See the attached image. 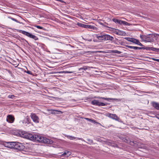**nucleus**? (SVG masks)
<instances>
[{"label": "nucleus", "mask_w": 159, "mask_h": 159, "mask_svg": "<svg viewBox=\"0 0 159 159\" xmlns=\"http://www.w3.org/2000/svg\"><path fill=\"white\" fill-rule=\"evenodd\" d=\"M29 37L35 40H37L39 39L38 38L37 36H36L35 35H34L32 34L31 33H30V34Z\"/></svg>", "instance_id": "nucleus-19"}, {"label": "nucleus", "mask_w": 159, "mask_h": 159, "mask_svg": "<svg viewBox=\"0 0 159 159\" xmlns=\"http://www.w3.org/2000/svg\"><path fill=\"white\" fill-rule=\"evenodd\" d=\"M77 25L80 27H83L84 28H85L86 25L83 24L81 23H78L77 24Z\"/></svg>", "instance_id": "nucleus-28"}, {"label": "nucleus", "mask_w": 159, "mask_h": 159, "mask_svg": "<svg viewBox=\"0 0 159 159\" xmlns=\"http://www.w3.org/2000/svg\"><path fill=\"white\" fill-rule=\"evenodd\" d=\"M143 47H140V49H146V50H152V47H145V46H143Z\"/></svg>", "instance_id": "nucleus-22"}, {"label": "nucleus", "mask_w": 159, "mask_h": 159, "mask_svg": "<svg viewBox=\"0 0 159 159\" xmlns=\"http://www.w3.org/2000/svg\"><path fill=\"white\" fill-rule=\"evenodd\" d=\"M67 137L69 138V139H70V140H74V139H75L76 138V137H74L69 136V135H68L67 136Z\"/></svg>", "instance_id": "nucleus-33"}, {"label": "nucleus", "mask_w": 159, "mask_h": 159, "mask_svg": "<svg viewBox=\"0 0 159 159\" xmlns=\"http://www.w3.org/2000/svg\"><path fill=\"white\" fill-rule=\"evenodd\" d=\"M100 24H101V25H103V24H102V23H101Z\"/></svg>", "instance_id": "nucleus-48"}, {"label": "nucleus", "mask_w": 159, "mask_h": 159, "mask_svg": "<svg viewBox=\"0 0 159 159\" xmlns=\"http://www.w3.org/2000/svg\"><path fill=\"white\" fill-rule=\"evenodd\" d=\"M85 27H86L85 28H89L91 30H94L95 28H96V27L94 26L90 25H86Z\"/></svg>", "instance_id": "nucleus-21"}, {"label": "nucleus", "mask_w": 159, "mask_h": 159, "mask_svg": "<svg viewBox=\"0 0 159 159\" xmlns=\"http://www.w3.org/2000/svg\"><path fill=\"white\" fill-rule=\"evenodd\" d=\"M35 27H36L37 28L40 29H42V30H45V29L44 28H43L42 27L40 26H39V25H35Z\"/></svg>", "instance_id": "nucleus-31"}, {"label": "nucleus", "mask_w": 159, "mask_h": 159, "mask_svg": "<svg viewBox=\"0 0 159 159\" xmlns=\"http://www.w3.org/2000/svg\"><path fill=\"white\" fill-rule=\"evenodd\" d=\"M71 154V152L67 151H65L63 153L61 156H66V157H68Z\"/></svg>", "instance_id": "nucleus-16"}, {"label": "nucleus", "mask_w": 159, "mask_h": 159, "mask_svg": "<svg viewBox=\"0 0 159 159\" xmlns=\"http://www.w3.org/2000/svg\"><path fill=\"white\" fill-rule=\"evenodd\" d=\"M125 46L128 48L133 49L134 50L140 49V47L135 46H132L129 45H126Z\"/></svg>", "instance_id": "nucleus-18"}, {"label": "nucleus", "mask_w": 159, "mask_h": 159, "mask_svg": "<svg viewBox=\"0 0 159 159\" xmlns=\"http://www.w3.org/2000/svg\"><path fill=\"white\" fill-rule=\"evenodd\" d=\"M121 25L123 24V25H128V26H129L130 25L129 23H128L127 22H126L125 21L121 20Z\"/></svg>", "instance_id": "nucleus-26"}, {"label": "nucleus", "mask_w": 159, "mask_h": 159, "mask_svg": "<svg viewBox=\"0 0 159 159\" xmlns=\"http://www.w3.org/2000/svg\"><path fill=\"white\" fill-rule=\"evenodd\" d=\"M152 104L154 107L156 109L159 110V103L156 102H153Z\"/></svg>", "instance_id": "nucleus-14"}, {"label": "nucleus", "mask_w": 159, "mask_h": 159, "mask_svg": "<svg viewBox=\"0 0 159 159\" xmlns=\"http://www.w3.org/2000/svg\"><path fill=\"white\" fill-rule=\"evenodd\" d=\"M48 111H50V112H51L52 114H55L56 113L57 111L55 110H49Z\"/></svg>", "instance_id": "nucleus-30"}, {"label": "nucleus", "mask_w": 159, "mask_h": 159, "mask_svg": "<svg viewBox=\"0 0 159 159\" xmlns=\"http://www.w3.org/2000/svg\"><path fill=\"white\" fill-rule=\"evenodd\" d=\"M156 59H155V58H152V59L153 61H156Z\"/></svg>", "instance_id": "nucleus-45"}, {"label": "nucleus", "mask_w": 159, "mask_h": 159, "mask_svg": "<svg viewBox=\"0 0 159 159\" xmlns=\"http://www.w3.org/2000/svg\"><path fill=\"white\" fill-rule=\"evenodd\" d=\"M125 39L127 40L132 42L134 43H135L141 46H144L139 41L138 39L130 38H125Z\"/></svg>", "instance_id": "nucleus-4"}, {"label": "nucleus", "mask_w": 159, "mask_h": 159, "mask_svg": "<svg viewBox=\"0 0 159 159\" xmlns=\"http://www.w3.org/2000/svg\"><path fill=\"white\" fill-rule=\"evenodd\" d=\"M96 37L97 39L100 40H105V34L100 36H98V34H96Z\"/></svg>", "instance_id": "nucleus-15"}, {"label": "nucleus", "mask_w": 159, "mask_h": 159, "mask_svg": "<svg viewBox=\"0 0 159 159\" xmlns=\"http://www.w3.org/2000/svg\"><path fill=\"white\" fill-rule=\"evenodd\" d=\"M87 140L88 141L90 142V143H92L93 142V141L90 139H87Z\"/></svg>", "instance_id": "nucleus-39"}, {"label": "nucleus", "mask_w": 159, "mask_h": 159, "mask_svg": "<svg viewBox=\"0 0 159 159\" xmlns=\"http://www.w3.org/2000/svg\"><path fill=\"white\" fill-rule=\"evenodd\" d=\"M108 116L113 119L115 120H116L119 121L120 120V118L117 116L116 114H111V113H109L108 114Z\"/></svg>", "instance_id": "nucleus-9"}, {"label": "nucleus", "mask_w": 159, "mask_h": 159, "mask_svg": "<svg viewBox=\"0 0 159 159\" xmlns=\"http://www.w3.org/2000/svg\"><path fill=\"white\" fill-rule=\"evenodd\" d=\"M8 18L11 19V20H12L13 21H15L17 23H20V24H22V23L20 22L19 21H18L16 19L14 18H13L11 16H8Z\"/></svg>", "instance_id": "nucleus-25"}, {"label": "nucleus", "mask_w": 159, "mask_h": 159, "mask_svg": "<svg viewBox=\"0 0 159 159\" xmlns=\"http://www.w3.org/2000/svg\"><path fill=\"white\" fill-rule=\"evenodd\" d=\"M157 60H158V59H156L155 61H157L158 62V61Z\"/></svg>", "instance_id": "nucleus-46"}, {"label": "nucleus", "mask_w": 159, "mask_h": 159, "mask_svg": "<svg viewBox=\"0 0 159 159\" xmlns=\"http://www.w3.org/2000/svg\"><path fill=\"white\" fill-rule=\"evenodd\" d=\"M85 119L88 121L91 122H92L94 123H96L95 121L94 120H92L88 118H85Z\"/></svg>", "instance_id": "nucleus-29"}, {"label": "nucleus", "mask_w": 159, "mask_h": 159, "mask_svg": "<svg viewBox=\"0 0 159 159\" xmlns=\"http://www.w3.org/2000/svg\"><path fill=\"white\" fill-rule=\"evenodd\" d=\"M94 98H97L103 99L105 100H107L108 101H109V100H118V99L116 98H105L104 97H100L99 96H96V97H94Z\"/></svg>", "instance_id": "nucleus-11"}, {"label": "nucleus", "mask_w": 159, "mask_h": 159, "mask_svg": "<svg viewBox=\"0 0 159 159\" xmlns=\"http://www.w3.org/2000/svg\"><path fill=\"white\" fill-rule=\"evenodd\" d=\"M88 40V41H89V42H91L92 41V39H88V40Z\"/></svg>", "instance_id": "nucleus-44"}, {"label": "nucleus", "mask_w": 159, "mask_h": 159, "mask_svg": "<svg viewBox=\"0 0 159 159\" xmlns=\"http://www.w3.org/2000/svg\"><path fill=\"white\" fill-rule=\"evenodd\" d=\"M112 52L114 53H117L118 54H120L121 53V52L117 50H113L112 51Z\"/></svg>", "instance_id": "nucleus-32"}, {"label": "nucleus", "mask_w": 159, "mask_h": 159, "mask_svg": "<svg viewBox=\"0 0 159 159\" xmlns=\"http://www.w3.org/2000/svg\"><path fill=\"white\" fill-rule=\"evenodd\" d=\"M23 123L25 124L26 123L27 124L29 123V119L28 116H27V117L23 120Z\"/></svg>", "instance_id": "nucleus-23"}, {"label": "nucleus", "mask_w": 159, "mask_h": 159, "mask_svg": "<svg viewBox=\"0 0 159 159\" xmlns=\"http://www.w3.org/2000/svg\"><path fill=\"white\" fill-rule=\"evenodd\" d=\"M79 140H82L83 141H84V139H82V138H77Z\"/></svg>", "instance_id": "nucleus-41"}, {"label": "nucleus", "mask_w": 159, "mask_h": 159, "mask_svg": "<svg viewBox=\"0 0 159 159\" xmlns=\"http://www.w3.org/2000/svg\"><path fill=\"white\" fill-rule=\"evenodd\" d=\"M156 117L159 119V114L157 115L156 116Z\"/></svg>", "instance_id": "nucleus-43"}, {"label": "nucleus", "mask_w": 159, "mask_h": 159, "mask_svg": "<svg viewBox=\"0 0 159 159\" xmlns=\"http://www.w3.org/2000/svg\"><path fill=\"white\" fill-rule=\"evenodd\" d=\"M6 120L9 123H12L14 120V118L12 115H8L7 116Z\"/></svg>", "instance_id": "nucleus-8"}, {"label": "nucleus", "mask_w": 159, "mask_h": 159, "mask_svg": "<svg viewBox=\"0 0 159 159\" xmlns=\"http://www.w3.org/2000/svg\"><path fill=\"white\" fill-rule=\"evenodd\" d=\"M157 35L159 36V34H147L146 35V42H151Z\"/></svg>", "instance_id": "nucleus-5"}, {"label": "nucleus", "mask_w": 159, "mask_h": 159, "mask_svg": "<svg viewBox=\"0 0 159 159\" xmlns=\"http://www.w3.org/2000/svg\"><path fill=\"white\" fill-rule=\"evenodd\" d=\"M13 148L21 151L25 148V146L22 143L17 142H13Z\"/></svg>", "instance_id": "nucleus-2"}, {"label": "nucleus", "mask_w": 159, "mask_h": 159, "mask_svg": "<svg viewBox=\"0 0 159 159\" xmlns=\"http://www.w3.org/2000/svg\"><path fill=\"white\" fill-rule=\"evenodd\" d=\"M122 139L124 142L127 143H130V144L132 145V142L128 137H122Z\"/></svg>", "instance_id": "nucleus-12"}, {"label": "nucleus", "mask_w": 159, "mask_h": 159, "mask_svg": "<svg viewBox=\"0 0 159 159\" xmlns=\"http://www.w3.org/2000/svg\"><path fill=\"white\" fill-rule=\"evenodd\" d=\"M107 27L108 28H110V27ZM110 28L111 29H112V30L113 31L114 30H117L118 31L119 34H118V35H123V34L125 33L123 31H120L119 30L117 29H115L113 28Z\"/></svg>", "instance_id": "nucleus-17"}, {"label": "nucleus", "mask_w": 159, "mask_h": 159, "mask_svg": "<svg viewBox=\"0 0 159 159\" xmlns=\"http://www.w3.org/2000/svg\"><path fill=\"white\" fill-rule=\"evenodd\" d=\"M87 69H88V68L86 67H82V68H80L79 69V70H80V71H81V70H87Z\"/></svg>", "instance_id": "nucleus-35"}, {"label": "nucleus", "mask_w": 159, "mask_h": 159, "mask_svg": "<svg viewBox=\"0 0 159 159\" xmlns=\"http://www.w3.org/2000/svg\"><path fill=\"white\" fill-rule=\"evenodd\" d=\"M157 61H158V62H159V59H158V60H157Z\"/></svg>", "instance_id": "nucleus-47"}, {"label": "nucleus", "mask_w": 159, "mask_h": 159, "mask_svg": "<svg viewBox=\"0 0 159 159\" xmlns=\"http://www.w3.org/2000/svg\"><path fill=\"white\" fill-rule=\"evenodd\" d=\"M15 96L14 95H10L8 96V98H9L13 99Z\"/></svg>", "instance_id": "nucleus-36"}, {"label": "nucleus", "mask_w": 159, "mask_h": 159, "mask_svg": "<svg viewBox=\"0 0 159 159\" xmlns=\"http://www.w3.org/2000/svg\"><path fill=\"white\" fill-rule=\"evenodd\" d=\"M17 31L20 33H22V34L25 35L26 36H28L29 37L30 34V33L27 32H26L25 31L22 30H17Z\"/></svg>", "instance_id": "nucleus-10"}, {"label": "nucleus", "mask_w": 159, "mask_h": 159, "mask_svg": "<svg viewBox=\"0 0 159 159\" xmlns=\"http://www.w3.org/2000/svg\"><path fill=\"white\" fill-rule=\"evenodd\" d=\"M91 103L93 105L99 107L107 106V105L109 104L107 102L104 103L102 102H100L98 100H93L91 101Z\"/></svg>", "instance_id": "nucleus-3"}, {"label": "nucleus", "mask_w": 159, "mask_h": 159, "mask_svg": "<svg viewBox=\"0 0 159 159\" xmlns=\"http://www.w3.org/2000/svg\"><path fill=\"white\" fill-rule=\"evenodd\" d=\"M20 41L24 42H25L27 43H28V41L23 38H21L19 36V37L17 38Z\"/></svg>", "instance_id": "nucleus-24"}, {"label": "nucleus", "mask_w": 159, "mask_h": 159, "mask_svg": "<svg viewBox=\"0 0 159 159\" xmlns=\"http://www.w3.org/2000/svg\"><path fill=\"white\" fill-rule=\"evenodd\" d=\"M152 50L154 51H156L157 52H159V48H156L154 47H152Z\"/></svg>", "instance_id": "nucleus-34"}, {"label": "nucleus", "mask_w": 159, "mask_h": 159, "mask_svg": "<svg viewBox=\"0 0 159 159\" xmlns=\"http://www.w3.org/2000/svg\"><path fill=\"white\" fill-rule=\"evenodd\" d=\"M114 33H115V34L117 35H118V34H119V31H118L117 30H115V31L114 32Z\"/></svg>", "instance_id": "nucleus-40"}, {"label": "nucleus", "mask_w": 159, "mask_h": 159, "mask_svg": "<svg viewBox=\"0 0 159 159\" xmlns=\"http://www.w3.org/2000/svg\"><path fill=\"white\" fill-rule=\"evenodd\" d=\"M27 73L29 74H30V75H32V73L31 72V71H30V70H27V71H25Z\"/></svg>", "instance_id": "nucleus-38"}, {"label": "nucleus", "mask_w": 159, "mask_h": 159, "mask_svg": "<svg viewBox=\"0 0 159 159\" xmlns=\"http://www.w3.org/2000/svg\"><path fill=\"white\" fill-rule=\"evenodd\" d=\"M30 116L34 122L35 123H39V118L35 114L31 113Z\"/></svg>", "instance_id": "nucleus-6"}, {"label": "nucleus", "mask_w": 159, "mask_h": 159, "mask_svg": "<svg viewBox=\"0 0 159 159\" xmlns=\"http://www.w3.org/2000/svg\"><path fill=\"white\" fill-rule=\"evenodd\" d=\"M105 40H109L110 41H113L114 39V38L113 37L108 35L105 34Z\"/></svg>", "instance_id": "nucleus-13"}, {"label": "nucleus", "mask_w": 159, "mask_h": 159, "mask_svg": "<svg viewBox=\"0 0 159 159\" xmlns=\"http://www.w3.org/2000/svg\"><path fill=\"white\" fill-rule=\"evenodd\" d=\"M112 146L115 147H117L118 146L117 144H113V145Z\"/></svg>", "instance_id": "nucleus-42"}, {"label": "nucleus", "mask_w": 159, "mask_h": 159, "mask_svg": "<svg viewBox=\"0 0 159 159\" xmlns=\"http://www.w3.org/2000/svg\"><path fill=\"white\" fill-rule=\"evenodd\" d=\"M140 37L143 40L146 42V35H140Z\"/></svg>", "instance_id": "nucleus-27"}, {"label": "nucleus", "mask_w": 159, "mask_h": 159, "mask_svg": "<svg viewBox=\"0 0 159 159\" xmlns=\"http://www.w3.org/2000/svg\"><path fill=\"white\" fill-rule=\"evenodd\" d=\"M23 137L26 139L41 143L52 144L53 143V141L52 140L38 134L26 133L23 134Z\"/></svg>", "instance_id": "nucleus-1"}, {"label": "nucleus", "mask_w": 159, "mask_h": 159, "mask_svg": "<svg viewBox=\"0 0 159 159\" xmlns=\"http://www.w3.org/2000/svg\"><path fill=\"white\" fill-rule=\"evenodd\" d=\"M62 73H71L73 72V71H63L61 72Z\"/></svg>", "instance_id": "nucleus-37"}, {"label": "nucleus", "mask_w": 159, "mask_h": 159, "mask_svg": "<svg viewBox=\"0 0 159 159\" xmlns=\"http://www.w3.org/2000/svg\"><path fill=\"white\" fill-rule=\"evenodd\" d=\"M112 20L114 22H115L116 23L120 25H121V20H119L116 19L114 18L112 19Z\"/></svg>", "instance_id": "nucleus-20"}, {"label": "nucleus", "mask_w": 159, "mask_h": 159, "mask_svg": "<svg viewBox=\"0 0 159 159\" xmlns=\"http://www.w3.org/2000/svg\"><path fill=\"white\" fill-rule=\"evenodd\" d=\"M13 142H5L3 143V145L6 147L10 148H13Z\"/></svg>", "instance_id": "nucleus-7"}]
</instances>
